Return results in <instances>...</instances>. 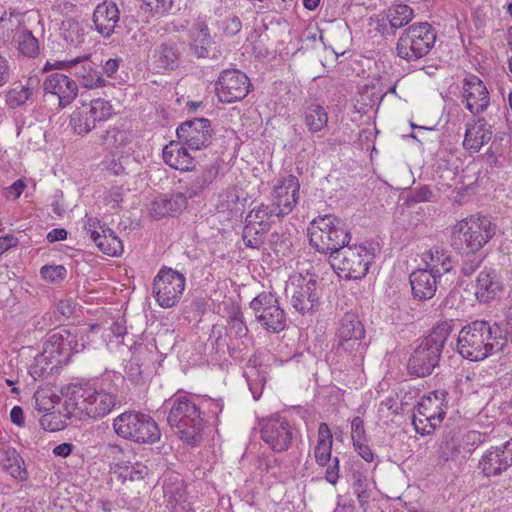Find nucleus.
<instances>
[{
  "label": "nucleus",
  "instance_id": "nucleus-1",
  "mask_svg": "<svg viewBox=\"0 0 512 512\" xmlns=\"http://www.w3.org/2000/svg\"><path fill=\"white\" fill-rule=\"evenodd\" d=\"M118 402L117 393L111 388L72 385L64 407L68 415L79 420L100 419L110 414Z\"/></svg>",
  "mask_w": 512,
  "mask_h": 512
},
{
  "label": "nucleus",
  "instance_id": "nucleus-2",
  "mask_svg": "<svg viewBox=\"0 0 512 512\" xmlns=\"http://www.w3.org/2000/svg\"><path fill=\"white\" fill-rule=\"evenodd\" d=\"M163 408L168 411L169 426L184 443L196 445L202 441L206 420L196 396L177 393L164 402Z\"/></svg>",
  "mask_w": 512,
  "mask_h": 512
},
{
  "label": "nucleus",
  "instance_id": "nucleus-3",
  "mask_svg": "<svg viewBox=\"0 0 512 512\" xmlns=\"http://www.w3.org/2000/svg\"><path fill=\"white\" fill-rule=\"evenodd\" d=\"M497 225L489 216L472 214L451 228V246L464 255H475L496 235Z\"/></svg>",
  "mask_w": 512,
  "mask_h": 512
},
{
  "label": "nucleus",
  "instance_id": "nucleus-4",
  "mask_svg": "<svg viewBox=\"0 0 512 512\" xmlns=\"http://www.w3.org/2000/svg\"><path fill=\"white\" fill-rule=\"evenodd\" d=\"M451 331L448 322H441L421 340L408 360V371L411 375L425 377L433 372Z\"/></svg>",
  "mask_w": 512,
  "mask_h": 512
},
{
  "label": "nucleus",
  "instance_id": "nucleus-5",
  "mask_svg": "<svg viewBox=\"0 0 512 512\" xmlns=\"http://www.w3.org/2000/svg\"><path fill=\"white\" fill-rule=\"evenodd\" d=\"M491 324L484 320L473 321L459 331L457 351L465 359L481 361L495 353L497 344L492 337Z\"/></svg>",
  "mask_w": 512,
  "mask_h": 512
},
{
  "label": "nucleus",
  "instance_id": "nucleus-6",
  "mask_svg": "<svg viewBox=\"0 0 512 512\" xmlns=\"http://www.w3.org/2000/svg\"><path fill=\"white\" fill-rule=\"evenodd\" d=\"M364 339L365 329L358 316L352 313L345 314L340 320L336 334L335 355L342 362L358 364L362 361L367 347Z\"/></svg>",
  "mask_w": 512,
  "mask_h": 512
},
{
  "label": "nucleus",
  "instance_id": "nucleus-7",
  "mask_svg": "<svg viewBox=\"0 0 512 512\" xmlns=\"http://www.w3.org/2000/svg\"><path fill=\"white\" fill-rule=\"evenodd\" d=\"M115 433L137 443H155L160 440V430L155 420L144 413L124 412L113 421Z\"/></svg>",
  "mask_w": 512,
  "mask_h": 512
},
{
  "label": "nucleus",
  "instance_id": "nucleus-8",
  "mask_svg": "<svg viewBox=\"0 0 512 512\" xmlns=\"http://www.w3.org/2000/svg\"><path fill=\"white\" fill-rule=\"evenodd\" d=\"M446 396L445 391H433L418 402L412 419L418 434L429 435L441 424L446 415Z\"/></svg>",
  "mask_w": 512,
  "mask_h": 512
},
{
  "label": "nucleus",
  "instance_id": "nucleus-9",
  "mask_svg": "<svg viewBox=\"0 0 512 512\" xmlns=\"http://www.w3.org/2000/svg\"><path fill=\"white\" fill-rule=\"evenodd\" d=\"M436 34L427 22L406 29L397 42V54L405 60H417L425 56L434 46Z\"/></svg>",
  "mask_w": 512,
  "mask_h": 512
},
{
  "label": "nucleus",
  "instance_id": "nucleus-10",
  "mask_svg": "<svg viewBox=\"0 0 512 512\" xmlns=\"http://www.w3.org/2000/svg\"><path fill=\"white\" fill-rule=\"evenodd\" d=\"M374 255L364 245L347 244L330 258L331 266L347 279H361L369 269Z\"/></svg>",
  "mask_w": 512,
  "mask_h": 512
},
{
  "label": "nucleus",
  "instance_id": "nucleus-11",
  "mask_svg": "<svg viewBox=\"0 0 512 512\" xmlns=\"http://www.w3.org/2000/svg\"><path fill=\"white\" fill-rule=\"evenodd\" d=\"M186 285L185 276L169 267H162L153 280L152 294L162 308L175 307L183 295Z\"/></svg>",
  "mask_w": 512,
  "mask_h": 512
},
{
  "label": "nucleus",
  "instance_id": "nucleus-12",
  "mask_svg": "<svg viewBox=\"0 0 512 512\" xmlns=\"http://www.w3.org/2000/svg\"><path fill=\"white\" fill-rule=\"evenodd\" d=\"M114 114L113 105L103 98L83 102L70 116V126L78 135L92 131L97 123L109 120Z\"/></svg>",
  "mask_w": 512,
  "mask_h": 512
},
{
  "label": "nucleus",
  "instance_id": "nucleus-13",
  "mask_svg": "<svg viewBox=\"0 0 512 512\" xmlns=\"http://www.w3.org/2000/svg\"><path fill=\"white\" fill-rule=\"evenodd\" d=\"M282 217L271 204H260L249 211L245 219L243 241L246 247L259 248L263 243L264 234L271 225Z\"/></svg>",
  "mask_w": 512,
  "mask_h": 512
},
{
  "label": "nucleus",
  "instance_id": "nucleus-14",
  "mask_svg": "<svg viewBox=\"0 0 512 512\" xmlns=\"http://www.w3.org/2000/svg\"><path fill=\"white\" fill-rule=\"evenodd\" d=\"M288 290L291 293V305L300 314L311 313L318 307L319 292L314 274L306 272L291 276Z\"/></svg>",
  "mask_w": 512,
  "mask_h": 512
},
{
  "label": "nucleus",
  "instance_id": "nucleus-15",
  "mask_svg": "<svg viewBox=\"0 0 512 512\" xmlns=\"http://www.w3.org/2000/svg\"><path fill=\"white\" fill-rule=\"evenodd\" d=\"M256 321L267 331L279 333L286 326V315L276 296L270 292L258 294L250 302Z\"/></svg>",
  "mask_w": 512,
  "mask_h": 512
},
{
  "label": "nucleus",
  "instance_id": "nucleus-16",
  "mask_svg": "<svg viewBox=\"0 0 512 512\" xmlns=\"http://www.w3.org/2000/svg\"><path fill=\"white\" fill-rule=\"evenodd\" d=\"M333 436L327 423H320L317 430L313 456L320 467H326L325 480L336 485L339 480V459L332 457Z\"/></svg>",
  "mask_w": 512,
  "mask_h": 512
},
{
  "label": "nucleus",
  "instance_id": "nucleus-17",
  "mask_svg": "<svg viewBox=\"0 0 512 512\" xmlns=\"http://www.w3.org/2000/svg\"><path fill=\"white\" fill-rule=\"evenodd\" d=\"M260 433L264 443L275 453L287 451L294 439L293 425L279 415L264 419Z\"/></svg>",
  "mask_w": 512,
  "mask_h": 512
},
{
  "label": "nucleus",
  "instance_id": "nucleus-18",
  "mask_svg": "<svg viewBox=\"0 0 512 512\" xmlns=\"http://www.w3.org/2000/svg\"><path fill=\"white\" fill-rule=\"evenodd\" d=\"M250 80L246 74L237 69H227L220 73L215 90L222 103H234L244 99L250 90Z\"/></svg>",
  "mask_w": 512,
  "mask_h": 512
},
{
  "label": "nucleus",
  "instance_id": "nucleus-19",
  "mask_svg": "<svg viewBox=\"0 0 512 512\" xmlns=\"http://www.w3.org/2000/svg\"><path fill=\"white\" fill-rule=\"evenodd\" d=\"M512 466V438L485 450L479 459L478 469L487 477H496Z\"/></svg>",
  "mask_w": 512,
  "mask_h": 512
},
{
  "label": "nucleus",
  "instance_id": "nucleus-20",
  "mask_svg": "<svg viewBox=\"0 0 512 512\" xmlns=\"http://www.w3.org/2000/svg\"><path fill=\"white\" fill-rule=\"evenodd\" d=\"M178 140L192 150L206 148L212 139L210 120L194 118L183 122L176 130Z\"/></svg>",
  "mask_w": 512,
  "mask_h": 512
},
{
  "label": "nucleus",
  "instance_id": "nucleus-21",
  "mask_svg": "<svg viewBox=\"0 0 512 512\" xmlns=\"http://www.w3.org/2000/svg\"><path fill=\"white\" fill-rule=\"evenodd\" d=\"M0 37L12 39L17 42L19 52L27 57H34L38 54L39 46L37 39L31 31L19 27L17 18L2 16L0 18Z\"/></svg>",
  "mask_w": 512,
  "mask_h": 512
},
{
  "label": "nucleus",
  "instance_id": "nucleus-22",
  "mask_svg": "<svg viewBox=\"0 0 512 512\" xmlns=\"http://www.w3.org/2000/svg\"><path fill=\"white\" fill-rule=\"evenodd\" d=\"M83 349L84 344L78 342L76 335L68 330H60L49 336L42 352L59 360L61 364H66L72 353H78Z\"/></svg>",
  "mask_w": 512,
  "mask_h": 512
},
{
  "label": "nucleus",
  "instance_id": "nucleus-23",
  "mask_svg": "<svg viewBox=\"0 0 512 512\" xmlns=\"http://www.w3.org/2000/svg\"><path fill=\"white\" fill-rule=\"evenodd\" d=\"M299 190L300 183L294 175H288L275 185L271 194V204L282 218L295 208L299 199Z\"/></svg>",
  "mask_w": 512,
  "mask_h": 512
},
{
  "label": "nucleus",
  "instance_id": "nucleus-24",
  "mask_svg": "<svg viewBox=\"0 0 512 512\" xmlns=\"http://www.w3.org/2000/svg\"><path fill=\"white\" fill-rule=\"evenodd\" d=\"M463 98L465 107L473 115L484 112L489 104V92L483 81L475 75H469L464 79Z\"/></svg>",
  "mask_w": 512,
  "mask_h": 512
},
{
  "label": "nucleus",
  "instance_id": "nucleus-25",
  "mask_svg": "<svg viewBox=\"0 0 512 512\" xmlns=\"http://www.w3.org/2000/svg\"><path fill=\"white\" fill-rule=\"evenodd\" d=\"M43 88L46 94L57 97L58 105L61 108L70 105L78 94L76 82L61 73H54L48 76L44 81Z\"/></svg>",
  "mask_w": 512,
  "mask_h": 512
},
{
  "label": "nucleus",
  "instance_id": "nucleus-26",
  "mask_svg": "<svg viewBox=\"0 0 512 512\" xmlns=\"http://www.w3.org/2000/svg\"><path fill=\"white\" fill-rule=\"evenodd\" d=\"M186 205L187 196L184 193L162 194L152 200L149 212L153 218L161 219L182 212Z\"/></svg>",
  "mask_w": 512,
  "mask_h": 512
},
{
  "label": "nucleus",
  "instance_id": "nucleus-27",
  "mask_svg": "<svg viewBox=\"0 0 512 512\" xmlns=\"http://www.w3.org/2000/svg\"><path fill=\"white\" fill-rule=\"evenodd\" d=\"M335 215L327 214L314 219L308 227V236L311 246L318 252L328 254L331 251L329 240L330 229H333Z\"/></svg>",
  "mask_w": 512,
  "mask_h": 512
},
{
  "label": "nucleus",
  "instance_id": "nucleus-28",
  "mask_svg": "<svg viewBox=\"0 0 512 512\" xmlns=\"http://www.w3.org/2000/svg\"><path fill=\"white\" fill-rule=\"evenodd\" d=\"M93 22L99 34L110 37L119 22V10L112 1H104L99 4L93 14Z\"/></svg>",
  "mask_w": 512,
  "mask_h": 512
},
{
  "label": "nucleus",
  "instance_id": "nucleus-29",
  "mask_svg": "<svg viewBox=\"0 0 512 512\" xmlns=\"http://www.w3.org/2000/svg\"><path fill=\"white\" fill-rule=\"evenodd\" d=\"M492 136V127L484 118H479L472 124H468L463 147L471 153H476L487 144Z\"/></svg>",
  "mask_w": 512,
  "mask_h": 512
},
{
  "label": "nucleus",
  "instance_id": "nucleus-30",
  "mask_svg": "<svg viewBox=\"0 0 512 512\" xmlns=\"http://www.w3.org/2000/svg\"><path fill=\"white\" fill-rule=\"evenodd\" d=\"M421 260L424 265L423 269L440 278L453 268V261L449 251L439 246L425 251L422 254Z\"/></svg>",
  "mask_w": 512,
  "mask_h": 512
},
{
  "label": "nucleus",
  "instance_id": "nucleus-31",
  "mask_svg": "<svg viewBox=\"0 0 512 512\" xmlns=\"http://www.w3.org/2000/svg\"><path fill=\"white\" fill-rule=\"evenodd\" d=\"M181 52L176 43H162L152 54V66L157 73L172 71L178 67Z\"/></svg>",
  "mask_w": 512,
  "mask_h": 512
},
{
  "label": "nucleus",
  "instance_id": "nucleus-32",
  "mask_svg": "<svg viewBox=\"0 0 512 512\" xmlns=\"http://www.w3.org/2000/svg\"><path fill=\"white\" fill-rule=\"evenodd\" d=\"M439 280L440 277L423 268L412 272L410 275V284L414 297L419 300L432 298L436 293Z\"/></svg>",
  "mask_w": 512,
  "mask_h": 512
},
{
  "label": "nucleus",
  "instance_id": "nucleus-33",
  "mask_svg": "<svg viewBox=\"0 0 512 512\" xmlns=\"http://www.w3.org/2000/svg\"><path fill=\"white\" fill-rule=\"evenodd\" d=\"M163 160L171 168L179 171H189L195 166L194 157L181 141H172L164 147Z\"/></svg>",
  "mask_w": 512,
  "mask_h": 512
},
{
  "label": "nucleus",
  "instance_id": "nucleus-34",
  "mask_svg": "<svg viewBox=\"0 0 512 512\" xmlns=\"http://www.w3.org/2000/svg\"><path fill=\"white\" fill-rule=\"evenodd\" d=\"M501 291L502 284L494 270H483L478 274L475 295L480 302L494 300Z\"/></svg>",
  "mask_w": 512,
  "mask_h": 512
},
{
  "label": "nucleus",
  "instance_id": "nucleus-35",
  "mask_svg": "<svg viewBox=\"0 0 512 512\" xmlns=\"http://www.w3.org/2000/svg\"><path fill=\"white\" fill-rule=\"evenodd\" d=\"M39 84V79L30 77L26 83L13 85L5 95V103L9 109H18L24 107L33 97L34 90Z\"/></svg>",
  "mask_w": 512,
  "mask_h": 512
},
{
  "label": "nucleus",
  "instance_id": "nucleus-36",
  "mask_svg": "<svg viewBox=\"0 0 512 512\" xmlns=\"http://www.w3.org/2000/svg\"><path fill=\"white\" fill-rule=\"evenodd\" d=\"M190 39L191 47L198 57H209L213 41L206 24L197 22L190 30Z\"/></svg>",
  "mask_w": 512,
  "mask_h": 512
},
{
  "label": "nucleus",
  "instance_id": "nucleus-37",
  "mask_svg": "<svg viewBox=\"0 0 512 512\" xmlns=\"http://www.w3.org/2000/svg\"><path fill=\"white\" fill-rule=\"evenodd\" d=\"M59 360L48 357L44 352L39 353L29 367V374L34 380L48 377L55 369L62 366Z\"/></svg>",
  "mask_w": 512,
  "mask_h": 512
},
{
  "label": "nucleus",
  "instance_id": "nucleus-38",
  "mask_svg": "<svg viewBox=\"0 0 512 512\" xmlns=\"http://www.w3.org/2000/svg\"><path fill=\"white\" fill-rule=\"evenodd\" d=\"M329 236V240L331 244H333L330 245L331 251L328 252L330 255L329 258H331L333 254H336L341 249H343L347 244H349L351 240V235L348 231L347 225L341 218L337 216H335V221H333V229H330Z\"/></svg>",
  "mask_w": 512,
  "mask_h": 512
},
{
  "label": "nucleus",
  "instance_id": "nucleus-39",
  "mask_svg": "<svg viewBox=\"0 0 512 512\" xmlns=\"http://www.w3.org/2000/svg\"><path fill=\"white\" fill-rule=\"evenodd\" d=\"M164 494L167 497V505L172 512H184L189 506L186 489L182 483L174 487L164 486Z\"/></svg>",
  "mask_w": 512,
  "mask_h": 512
},
{
  "label": "nucleus",
  "instance_id": "nucleus-40",
  "mask_svg": "<svg viewBox=\"0 0 512 512\" xmlns=\"http://www.w3.org/2000/svg\"><path fill=\"white\" fill-rule=\"evenodd\" d=\"M304 120L310 132H319L328 123V113L323 106L311 104L305 110Z\"/></svg>",
  "mask_w": 512,
  "mask_h": 512
},
{
  "label": "nucleus",
  "instance_id": "nucleus-41",
  "mask_svg": "<svg viewBox=\"0 0 512 512\" xmlns=\"http://www.w3.org/2000/svg\"><path fill=\"white\" fill-rule=\"evenodd\" d=\"M61 34L66 44L70 47H80L84 42V29L75 19H66L62 22Z\"/></svg>",
  "mask_w": 512,
  "mask_h": 512
},
{
  "label": "nucleus",
  "instance_id": "nucleus-42",
  "mask_svg": "<svg viewBox=\"0 0 512 512\" xmlns=\"http://www.w3.org/2000/svg\"><path fill=\"white\" fill-rule=\"evenodd\" d=\"M95 244L99 250L109 256H118L124 250L122 241L111 229H107L98 238L96 237Z\"/></svg>",
  "mask_w": 512,
  "mask_h": 512
},
{
  "label": "nucleus",
  "instance_id": "nucleus-43",
  "mask_svg": "<svg viewBox=\"0 0 512 512\" xmlns=\"http://www.w3.org/2000/svg\"><path fill=\"white\" fill-rule=\"evenodd\" d=\"M133 138V134L130 128L124 125H115L110 127L104 136L105 142L115 148H120L128 145Z\"/></svg>",
  "mask_w": 512,
  "mask_h": 512
},
{
  "label": "nucleus",
  "instance_id": "nucleus-44",
  "mask_svg": "<svg viewBox=\"0 0 512 512\" xmlns=\"http://www.w3.org/2000/svg\"><path fill=\"white\" fill-rule=\"evenodd\" d=\"M413 10L405 4L393 5L389 8L387 18L393 28H401L413 19Z\"/></svg>",
  "mask_w": 512,
  "mask_h": 512
},
{
  "label": "nucleus",
  "instance_id": "nucleus-45",
  "mask_svg": "<svg viewBox=\"0 0 512 512\" xmlns=\"http://www.w3.org/2000/svg\"><path fill=\"white\" fill-rule=\"evenodd\" d=\"M2 459L4 469L15 479L24 480L27 477L26 470L22 467V459L15 450L5 451Z\"/></svg>",
  "mask_w": 512,
  "mask_h": 512
},
{
  "label": "nucleus",
  "instance_id": "nucleus-46",
  "mask_svg": "<svg viewBox=\"0 0 512 512\" xmlns=\"http://www.w3.org/2000/svg\"><path fill=\"white\" fill-rule=\"evenodd\" d=\"M216 175V170L210 167L204 170L195 180L186 187L185 195L187 198H192L199 195L208 185H210Z\"/></svg>",
  "mask_w": 512,
  "mask_h": 512
},
{
  "label": "nucleus",
  "instance_id": "nucleus-47",
  "mask_svg": "<svg viewBox=\"0 0 512 512\" xmlns=\"http://www.w3.org/2000/svg\"><path fill=\"white\" fill-rule=\"evenodd\" d=\"M77 74L81 85L85 88L95 89L106 85V82L100 72L92 68L90 65L82 66Z\"/></svg>",
  "mask_w": 512,
  "mask_h": 512
},
{
  "label": "nucleus",
  "instance_id": "nucleus-48",
  "mask_svg": "<svg viewBox=\"0 0 512 512\" xmlns=\"http://www.w3.org/2000/svg\"><path fill=\"white\" fill-rule=\"evenodd\" d=\"M120 477L123 480H142L148 474V467L140 462L123 463L117 465Z\"/></svg>",
  "mask_w": 512,
  "mask_h": 512
},
{
  "label": "nucleus",
  "instance_id": "nucleus-49",
  "mask_svg": "<svg viewBox=\"0 0 512 512\" xmlns=\"http://www.w3.org/2000/svg\"><path fill=\"white\" fill-rule=\"evenodd\" d=\"M197 403L201 406L202 414L206 415L207 419L215 418L222 412L224 403L222 399H213L208 396L196 397Z\"/></svg>",
  "mask_w": 512,
  "mask_h": 512
},
{
  "label": "nucleus",
  "instance_id": "nucleus-50",
  "mask_svg": "<svg viewBox=\"0 0 512 512\" xmlns=\"http://www.w3.org/2000/svg\"><path fill=\"white\" fill-rule=\"evenodd\" d=\"M227 331L234 338H242L247 335L248 328L241 312L235 311L229 316Z\"/></svg>",
  "mask_w": 512,
  "mask_h": 512
},
{
  "label": "nucleus",
  "instance_id": "nucleus-51",
  "mask_svg": "<svg viewBox=\"0 0 512 512\" xmlns=\"http://www.w3.org/2000/svg\"><path fill=\"white\" fill-rule=\"evenodd\" d=\"M172 0H141V9L151 15H164L172 8Z\"/></svg>",
  "mask_w": 512,
  "mask_h": 512
},
{
  "label": "nucleus",
  "instance_id": "nucleus-52",
  "mask_svg": "<svg viewBox=\"0 0 512 512\" xmlns=\"http://www.w3.org/2000/svg\"><path fill=\"white\" fill-rule=\"evenodd\" d=\"M43 279L51 283H57L65 279L67 270L63 265H45L40 269Z\"/></svg>",
  "mask_w": 512,
  "mask_h": 512
},
{
  "label": "nucleus",
  "instance_id": "nucleus-53",
  "mask_svg": "<svg viewBox=\"0 0 512 512\" xmlns=\"http://www.w3.org/2000/svg\"><path fill=\"white\" fill-rule=\"evenodd\" d=\"M461 453V447L455 438L442 441L440 444V458L444 461L454 459Z\"/></svg>",
  "mask_w": 512,
  "mask_h": 512
},
{
  "label": "nucleus",
  "instance_id": "nucleus-54",
  "mask_svg": "<svg viewBox=\"0 0 512 512\" xmlns=\"http://www.w3.org/2000/svg\"><path fill=\"white\" fill-rule=\"evenodd\" d=\"M486 441V435L472 430L465 433L462 437V448L466 452H471Z\"/></svg>",
  "mask_w": 512,
  "mask_h": 512
},
{
  "label": "nucleus",
  "instance_id": "nucleus-55",
  "mask_svg": "<svg viewBox=\"0 0 512 512\" xmlns=\"http://www.w3.org/2000/svg\"><path fill=\"white\" fill-rule=\"evenodd\" d=\"M84 229L95 243L96 237L103 234L108 228L96 217H86L84 221Z\"/></svg>",
  "mask_w": 512,
  "mask_h": 512
},
{
  "label": "nucleus",
  "instance_id": "nucleus-56",
  "mask_svg": "<svg viewBox=\"0 0 512 512\" xmlns=\"http://www.w3.org/2000/svg\"><path fill=\"white\" fill-rule=\"evenodd\" d=\"M350 426H351V441L352 442H358L359 440L367 439L364 421H363L362 417L356 416V417L352 418Z\"/></svg>",
  "mask_w": 512,
  "mask_h": 512
},
{
  "label": "nucleus",
  "instance_id": "nucleus-57",
  "mask_svg": "<svg viewBox=\"0 0 512 512\" xmlns=\"http://www.w3.org/2000/svg\"><path fill=\"white\" fill-rule=\"evenodd\" d=\"M354 450L357 454L366 462L372 463L375 459V454L367 444V439L359 440L358 442H352Z\"/></svg>",
  "mask_w": 512,
  "mask_h": 512
},
{
  "label": "nucleus",
  "instance_id": "nucleus-58",
  "mask_svg": "<svg viewBox=\"0 0 512 512\" xmlns=\"http://www.w3.org/2000/svg\"><path fill=\"white\" fill-rule=\"evenodd\" d=\"M239 196L235 188H228L220 195V206L222 209L232 210L237 205Z\"/></svg>",
  "mask_w": 512,
  "mask_h": 512
},
{
  "label": "nucleus",
  "instance_id": "nucleus-59",
  "mask_svg": "<svg viewBox=\"0 0 512 512\" xmlns=\"http://www.w3.org/2000/svg\"><path fill=\"white\" fill-rule=\"evenodd\" d=\"M123 188L120 186L112 187L106 194L104 201L106 205L116 208L123 200Z\"/></svg>",
  "mask_w": 512,
  "mask_h": 512
},
{
  "label": "nucleus",
  "instance_id": "nucleus-60",
  "mask_svg": "<svg viewBox=\"0 0 512 512\" xmlns=\"http://www.w3.org/2000/svg\"><path fill=\"white\" fill-rule=\"evenodd\" d=\"M102 165H103V169L105 171H107L113 175H120V174L124 173V170H125L123 165L118 160H116L114 158H106L102 162Z\"/></svg>",
  "mask_w": 512,
  "mask_h": 512
},
{
  "label": "nucleus",
  "instance_id": "nucleus-61",
  "mask_svg": "<svg viewBox=\"0 0 512 512\" xmlns=\"http://www.w3.org/2000/svg\"><path fill=\"white\" fill-rule=\"evenodd\" d=\"M18 239L12 234H7L0 237V255L9 250L12 247L17 246Z\"/></svg>",
  "mask_w": 512,
  "mask_h": 512
},
{
  "label": "nucleus",
  "instance_id": "nucleus-62",
  "mask_svg": "<svg viewBox=\"0 0 512 512\" xmlns=\"http://www.w3.org/2000/svg\"><path fill=\"white\" fill-rule=\"evenodd\" d=\"M120 59H108L103 65V72L108 78H114L120 65Z\"/></svg>",
  "mask_w": 512,
  "mask_h": 512
},
{
  "label": "nucleus",
  "instance_id": "nucleus-63",
  "mask_svg": "<svg viewBox=\"0 0 512 512\" xmlns=\"http://www.w3.org/2000/svg\"><path fill=\"white\" fill-rule=\"evenodd\" d=\"M75 303L71 299L61 300L58 304L59 312L65 316L70 317L75 311Z\"/></svg>",
  "mask_w": 512,
  "mask_h": 512
},
{
  "label": "nucleus",
  "instance_id": "nucleus-64",
  "mask_svg": "<svg viewBox=\"0 0 512 512\" xmlns=\"http://www.w3.org/2000/svg\"><path fill=\"white\" fill-rule=\"evenodd\" d=\"M26 184L23 180L19 179L15 181L11 186L7 188V197L13 196L14 199H17L22 194Z\"/></svg>",
  "mask_w": 512,
  "mask_h": 512
}]
</instances>
